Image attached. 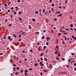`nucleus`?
I'll return each instance as SVG.
<instances>
[{
  "label": "nucleus",
  "instance_id": "57",
  "mask_svg": "<svg viewBox=\"0 0 76 76\" xmlns=\"http://www.w3.org/2000/svg\"><path fill=\"white\" fill-rule=\"evenodd\" d=\"M11 10H13V7H12L11 8Z\"/></svg>",
  "mask_w": 76,
  "mask_h": 76
},
{
  "label": "nucleus",
  "instance_id": "39",
  "mask_svg": "<svg viewBox=\"0 0 76 76\" xmlns=\"http://www.w3.org/2000/svg\"><path fill=\"white\" fill-rule=\"evenodd\" d=\"M7 12H10V10H8L7 11Z\"/></svg>",
  "mask_w": 76,
  "mask_h": 76
},
{
  "label": "nucleus",
  "instance_id": "62",
  "mask_svg": "<svg viewBox=\"0 0 76 76\" xmlns=\"http://www.w3.org/2000/svg\"><path fill=\"white\" fill-rule=\"evenodd\" d=\"M69 67V65H67L66 66V67Z\"/></svg>",
  "mask_w": 76,
  "mask_h": 76
},
{
  "label": "nucleus",
  "instance_id": "41",
  "mask_svg": "<svg viewBox=\"0 0 76 76\" xmlns=\"http://www.w3.org/2000/svg\"><path fill=\"white\" fill-rule=\"evenodd\" d=\"M39 64H42V62H39Z\"/></svg>",
  "mask_w": 76,
  "mask_h": 76
},
{
  "label": "nucleus",
  "instance_id": "8",
  "mask_svg": "<svg viewBox=\"0 0 76 76\" xmlns=\"http://www.w3.org/2000/svg\"><path fill=\"white\" fill-rule=\"evenodd\" d=\"M55 51L56 52L55 53V54H57V50H55Z\"/></svg>",
  "mask_w": 76,
  "mask_h": 76
},
{
  "label": "nucleus",
  "instance_id": "44",
  "mask_svg": "<svg viewBox=\"0 0 76 76\" xmlns=\"http://www.w3.org/2000/svg\"><path fill=\"white\" fill-rule=\"evenodd\" d=\"M63 34L64 35H66V34H67V33H64Z\"/></svg>",
  "mask_w": 76,
  "mask_h": 76
},
{
  "label": "nucleus",
  "instance_id": "53",
  "mask_svg": "<svg viewBox=\"0 0 76 76\" xmlns=\"http://www.w3.org/2000/svg\"><path fill=\"white\" fill-rule=\"evenodd\" d=\"M64 43H65L64 41H62V44H64Z\"/></svg>",
  "mask_w": 76,
  "mask_h": 76
},
{
  "label": "nucleus",
  "instance_id": "18",
  "mask_svg": "<svg viewBox=\"0 0 76 76\" xmlns=\"http://www.w3.org/2000/svg\"><path fill=\"white\" fill-rule=\"evenodd\" d=\"M19 19L20 20H22V19L20 18H19Z\"/></svg>",
  "mask_w": 76,
  "mask_h": 76
},
{
  "label": "nucleus",
  "instance_id": "47",
  "mask_svg": "<svg viewBox=\"0 0 76 76\" xmlns=\"http://www.w3.org/2000/svg\"><path fill=\"white\" fill-rule=\"evenodd\" d=\"M45 12V10H43V13H44V12Z\"/></svg>",
  "mask_w": 76,
  "mask_h": 76
},
{
  "label": "nucleus",
  "instance_id": "4",
  "mask_svg": "<svg viewBox=\"0 0 76 76\" xmlns=\"http://www.w3.org/2000/svg\"><path fill=\"white\" fill-rule=\"evenodd\" d=\"M44 60L45 61H48V59H47V58H45Z\"/></svg>",
  "mask_w": 76,
  "mask_h": 76
},
{
  "label": "nucleus",
  "instance_id": "17",
  "mask_svg": "<svg viewBox=\"0 0 76 76\" xmlns=\"http://www.w3.org/2000/svg\"><path fill=\"white\" fill-rule=\"evenodd\" d=\"M44 54L43 53H42L40 54V56H43V55Z\"/></svg>",
  "mask_w": 76,
  "mask_h": 76
},
{
  "label": "nucleus",
  "instance_id": "32",
  "mask_svg": "<svg viewBox=\"0 0 76 76\" xmlns=\"http://www.w3.org/2000/svg\"><path fill=\"white\" fill-rule=\"evenodd\" d=\"M71 54H72V55H75V53H71Z\"/></svg>",
  "mask_w": 76,
  "mask_h": 76
},
{
  "label": "nucleus",
  "instance_id": "19",
  "mask_svg": "<svg viewBox=\"0 0 76 76\" xmlns=\"http://www.w3.org/2000/svg\"><path fill=\"white\" fill-rule=\"evenodd\" d=\"M62 60H63V61H64V60H65V59L64 58H62Z\"/></svg>",
  "mask_w": 76,
  "mask_h": 76
},
{
  "label": "nucleus",
  "instance_id": "22",
  "mask_svg": "<svg viewBox=\"0 0 76 76\" xmlns=\"http://www.w3.org/2000/svg\"><path fill=\"white\" fill-rule=\"evenodd\" d=\"M13 13H14L15 14V15H16L17 13H16V12H13Z\"/></svg>",
  "mask_w": 76,
  "mask_h": 76
},
{
  "label": "nucleus",
  "instance_id": "35",
  "mask_svg": "<svg viewBox=\"0 0 76 76\" xmlns=\"http://www.w3.org/2000/svg\"><path fill=\"white\" fill-rule=\"evenodd\" d=\"M44 38H45V37H44V36H43L42 37V39H44Z\"/></svg>",
  "mask_w": 76,
  "mask_h": 76
},
{
  "label": "nucleus",
  "instance_id": "11",
  "mask_svg": "<svg viewBox=\"0 0 76 76\" xmlns=\"http://www.w3.org/2000/svg\"><path fill=\"white\" fill-rule=\"evenodd\" d=\"M73 24H71L70 25V27H71V28H72V27H73Z\"/></svg>",
  "mask_w": 76,
  "mask_h": 76
},
{
  "label": "nucleus",
  "instance_id": "58",
  "mask_svg": "<svg viewBox=\"0 0 76 76\" xmlns=\"http://www.w3.org/2000/svg\"><path fill=\"white\" fill-rule=\"evenodd\" d=\"M13 66H16V64H13Z\"/></svg>",
  "mask_w": 76,
  "mask_h": 76
},
{
  "label": "nucleus",
  "instance_id": "50",
  "mask_svg": "<svg viewBox=\"0 0 76 76\" xmlns=\"http://www.w3.org/2000/svg\"><path fill=\"white\" fill-rule=\"evenodd\" d=\"M54 20H55V21H57V19H56V18L54 19Z\"/></svg>",
  "mask_w": 76,
  "mask_h": 76
},
{
  "label": "nucleus",
  "instance_id": "20",
  "mask_svg": "<svg viewBox=\"0 0 76 76\" xmlns=\"http://www.w3.org/2000/svg\"><path fill=\"white\" fill-rule=\"evenodd\" d=\"M67 2H68V1L67 0H66L65 1V4H67Z\"/></svg>",
  "mask_w": 76,
  "mask_h": 76
},
{
  "label": "nucleus",
  "instance_id": "60",
  "mask_svg": "<svg viewBox=\"0 0 76 76\" xmlns=\"http://www.w3.org/2000/svg\"><path fill=\"white\" fill-rule=\"evenodd\" d=\"M58 8H59V9H61V6L59 7Z\"/></svg>",
  "mask_w": 76,
  "mask_h": 76
},
{
  "label": "nucleus",
  "instance_id": "61",
  "mask_svg": "<svg viewBox=\"0 0 76 76\" xmlns=\"http://www.w3.org/2000/svg\"><path fill=\"white\" fill-rule=\"evenodd\" d=\"M42 74H43V73H42V72H41V73H40V75H42Z\"/></svg>",
  "mask_w": 76,
  "mask_h": 76
},
{
  "label": "nucleus",
  "instance_id": "31",
  "mask_svg": "<svg viewBox=\"0 0 76 76\" xmlns=\"http://www.w3.org/2000/svg\"><path fill=\"white\" fill-rule=\"evenodd\" d=\"M11 3V2H10L8 4V5H9Z\"/></svg>",
  "mask_w": 76,
  "mask_h": 76
},
{
  "label": "nucleus",
  "instance_id": "7",
  "mask_svg": "<svg viewBox=\"0 0 76 76\" xmlns=\"http://www.w3.org/2000/svg\"><path fill=\"white\" fill-rule=\"evenodd\" d=\"M29 28L30 29H32V27H31V26L30 25L29 26Z\"/></svg>",
  "mask_w": 76,
  "mask_h": 76
},
{
  "label": "nucleus",
  "instance_id": "37",
  "mask_svg": "<svg viewBox=\"0 0 76 76\" xmlns=\"http://www.w3.org/2000/svg\"><path fill=\"white\" fill-rule=\"evenodd\" d=\"M22 53H25V50H23L22 51Z\"/></svg>",
  "mask_w": 76,
  "mask_h": 76
},
{
  "label": "nucleus",
  "instance_id": "2",
  "mask_svg": "<svg viewBox=\"0 0 76 76\" xmlns=\"http://www.w3.org/2000/svg\"><path fill=\"white\" fill-rule=\"evenodd\" d=\"M46 39H47V41H48V40L50 39V37L48 38V37H47L46 38Z\"/></svg>",
  "mask_w": 76,
  "mask_h": 76
},
{
  "label": "nucleus",
  "instance_id": "38",
  "mask_svg": "<svg viewBox=\"0 0 76 76\" xmlns=\"http://www.w3.org/2000/svg\"><path fill=\"white\" fill-rule=\"evenodd\" d=\"M30 52H33V50H30Z\"/></svg>",
  "mask_w": 76,
  "mask_h": 76
},
{
  "label": "nucleus",
  "instance_id": "51",
  "mask_svg": "<svg viewBox=\"0 0 76 76\" xmlns=\"http://www.w3.org/2000/svg\"><path fill=\"white\" fill-rule=\"evenodd\" d=\"M70 29V30H74V29H73V28H71Z\"/></svg>",
  "mask_w": 76,
  "mask_h": 76
},
{
  "label": "nucleus",
  "instance_id": "64",
  "mask_svg": "<svg viewBox=\"0 0 76 76\" xmlns=\"http://www.w3.org/2000/svg\"><path fill=\"white\" fill-rule=\"evenodd\" d=\"M74 70H75V71H76V67L74 69Z\"/></svg>",
  "mask_w": 76,
  "mask_h": 76
},
{
  "label": "nucleus",
  "instance_id": "9",
  "mask_svg": "<svg viewBox=\"0 0 76 76\" xmlns=\"http://www.w3.org/2000/svg\"><path fill=\"white\" fill-rule=\"evenodd\" d=\"M16 69V68H15V67H14L13 68L14 71H16V69Z\"/></svg>",
  "mask_w": 76,
  "mask_h": 76
},
{
  "label": "nucleus",
  "instance_id": "1",
  "mask_svg": "<svg viewBox=\"0 0 76 76\" xmlns=\"http://www.w3.org/2000/svg\"><path fill=\"white\" fill-rule=\"evenodd\" d=\"M49 66L50 69H51L53 68V66L51 65V64H50Z\"/></svg>",
  "mask_w": 76,
  "mask_h": 76
},
{
  "label": "nucleus",
  "instance_id": "48",
  "mask_svg": "<svg viewBox=\"0 0 76 76\" xmlns=\"http://www.w3.org/2000/svg\"><path fill=\"white\" fill-rule=\"evenodd\" d=\"M40 60H43L44 59H43V58H40Z\"/></svg>",
  "mask_w": 76,
  "mask_h": 76
},
{
  "label": "nucleus",
  "instance_id": "33",
  "mask_svg": "<svg viewBox=\"0 0 76 76\" xmlns=\"http://www.w3.org/2000/svg\"><path fill=\"white\" fill-rule=\"evenodd\" d=\"M46 45H48V42H47L46 43Z\"/></svg>",
  "mask_w": 76,
  "mask_h": 76
},
{
  "label": "nucleus",
  "instance_id": "24",
  "mask_svg": "<svg viewBox=\"0 0 76 76\" xmlns=\"http://www.w3.org/2000/svg\"><path fill=\"white\" fill-rule=\"evenodd\" d=\"M13 36L14 37V38H16L17 37L15 35H14Z\"/></svg>",
  "mask_w": 76,
  "mask_h": 76
},
{
  "label": "nucleus",
  "instance_id": "49",
  "mask_svg": "<svg viewBox=\"0 0 76 76\" xmlns=\"http://www.w3.org/2000/svg\"><path fill=\"white\" fill-rule=\"evenodd\" d=\"M25 32H24L23 33H22V35H23V34H25Z\"/></svg>",
  "mask_w": 76,
  "mask_h": 76
},
{
  "label": "nucleus",
  "instance_id": "6",
  "mask_svg": "<svg viewBox=\"0 0 76 76\" xmlns=\"http://www.w3.org/2000/svg\"><path fill=\"white\" fill-rule=\"evenodd\" d=\"M21 13H22V12L21 11H19L18 12V15H20L21 14Z\"/></svg>",
  "mask_w": 76,
  "mask_h": 76
},
{
  "label": "nucleus",
  "instance_id": "26",
  "mask_svg": "<svg viewBox=\"0 0 76 76\" xmlns=\"http://www.w3.org/2000/svg\"><path fill=\"white\" fill-rule=\"evenodd\" d=\"M44 64H40V66H44Z\"/></svg>",
  "mask_w": 76,
  "mask_h": 76
},
{
  "label": "nucleus",
  "instance_id": "63",
  "mask_svg": "<svg viewBox=\"0 0 76 76\" xmlns=\"http://www.w3.org/2000/svg\"><path fill=\"white\" fill-rule=\"evenodd\" d=\"M74 65L75 66H76V64L75 63L74 64Z\"/></svg>",
  "mask_w": 76,
  "mask_h": 76
},
{
  "label": "nucleus",
  "instance_id": "56",
  "mask_svg": "<svg viewBox=\"0 0 76 76\" xmlns=\"http://www.w3.org/2000/svg\"><path fill=\"white\" fill-rule=\"evenodd\" d=\"M3 38H4V39H6V38L5 37H4Z\"/></svg>",
  "mask_w": 76,
  "mask_h": 76
},
{
  "label": "nucleus",
  "instance_id": "29",
  "mask_svg": "<svg viewBox=\"0 0 76 76\" xmlns=\"http://www.w3.org/2000/svg\"><path fill=\"white\" fill-rule=\"evenodd\" d=\"M4 6L5 7H7V4H4Z\"/></svg>",
  "mask_w": 76,
  "mask_h": 76
},
{
  "label": "nucleus",
  "instance_id": "43",
  "mask_svg": "<svg viewBox=\"0 0 76 76\" xmlns=\"http://www.w3.org/2000/svg\"><path fill=\"white\" fill-rule=\"evenodd\" d=\"M12 60H13V59L11 58L10 60V61H12Z\"/></svg>",
  "mask_w": 76,
  "mask_h": 76
},
{
  "label": "nucleus",
  "instance_id": "14",
  "mask_svg": "<svg viewBox=\"0 0 76 76\" xmlns=\"http://www.w3.org/2000/svg\"><path fill=\"white\" fill-rule=\"evenodd\" d=\"M38 13H39V12H38V11H37L36 12H35V13H36V14H38Z\"/></svg>",
  "mask_w": 76,
  "mask_h": 76
},
{
  "label": "nucleus",
  "instance_id": "28",
  "mask_svg": "<svg viewBox=\"0 0 76 76\" xmlns=\"http://www.w3.org/2000/svg\"><path fill=\"white\" fill-rule=\"evenodd\" d=\"M60 74H64V73H66L64 72H60Z\"/></svg>",
  "mask_w": 76,
  "mask_h": 76
},
{
  "label": "nucleus",
  "instance_id": "30",
  "mask_svg": "<svg viewBox=\"0 0 76 76\" xmlns=\"http://www.w3.org/2000/svg\"><path fill=\"white\" fill-rule=\"evenodd\" d=\"M2 15H3V16H5V14H4H4H2Z\"/></svg>",
  "mask_w": 76,
  "mask_h": 76
},
{
  "label": "nucleus",
  "instance_id": "45",
  "mask_svg": "<svg viewBox=\"0 0 76 76\" xmlns=\"http://www.w3.org/2000/svg\"><path fill=\"white\" fill-rule=\"evenodd\" d=\"M44 71L45 72H48L47 70H44Z\"/></svg>",
  "mask_w": 76,
  "mask_h": 76
},
{
  "label": "nucleus",
  "instance_id": "21",
  "mask_svg": "<svg viewBox=\"0 0 76 76\" xmlns=\"http://www.w3.org/2000/svg\"><path fill=\"white\" fill-rule=\"evenodd\" d=\"M46 46H44L43 47L44 50V49H45V48H46Z\"/></svg>",
  "mask_w": 76,
  "mask_h": 76
},
{
  "label": "nucleus",
  "instance_id": "40",
  "mask_svg": "<svg viewBox=\"0 0 76 76\" xmlns=\"http://www.w3.org/2000/svg\"><path fill=\"white\" fill-rule=\"evenodd\" d=\"M32 70V69H28V70Z\"/></svg>",
  "mask_w": 76,
  "mask_h": 76
},
{
  "label": "nucleus",
  "instance_id": "12",
  "mask_svg": "<svg viewBox=\"0 0 76 76\" xmlns=\"http://www.w3.org/2000/svg\"><path fill=\"white\" fill-rule=\"evenodd\" d=\"M62 15V14H59V15H58V17H59L60 16H61Z\"/></svg>",
  "mask_w": 76,
  "mask_h": 76
},
{
  "label": "nucleus",
  "instance_id": "15",
  "mask_svg": "<svg viewBox=\"0 0 76 76\" xmlns=\"http://www.w3.org/2000/svg\"><path fill=\"white\" fill-rule=\"evenodd\" d=\"M38 64V63H36L35 65H34V66H37V65Z\"/></svg>",
  "mask_w": 76,
  "mask_h": 76
},
{
  "label": "nucleus",
  "instance_id": "27",
  "mask_svg": "<svg viewBox=\"0 0 76 76\" xmlns=\"http://www.w3.org/2000/svg\"><path fill=\"white\" fill-rule=\"evenodd\" d=\"M21 36H22V35H21V34H20L19 35V38H20L21 37Z\"/></svg>",
  "mask_w": 76,
  "mask_h": 76
},
{
  "label": "nucleus",
  "instance_id": "34",
  "mask_svg": "<svg viewBox=\"0 0 76 76\" xmlns=\"http://www.w3.org/2000/svg\"><path fill=\"white\" fill-rule=\"evenodd\" d=\"M39 33L38 32H36V34H39Z\"/></svg>",
  "mask_w": 76,
  "mask_h": 76
},
{
  "label": "nucleus",
  "instance_id": "54",
  "mask_svg": "<svg viewBox=\"0 0 76 76\" xmlns=\"http://www.w3.org/2000/svg\"><path fill=\"white\" fill-rule=\"evenodd\" d=\"M1 55H3V53H0V55L1 56Z\"/></svg>",
  "mask_w": 76,
  "mask_h": 76
},
{
  "label": "nucleus",
  "instance_id": "52",
  "mask_svg": "<svg viewBox=\"0 0 76 76\" xmlns=\"http://www.w3.org/2000/svg\"><path fill=\"white\" fill-rule=\"evenodd\" d=\"M64 39L65 40H66L67 39V38L66 37H65Z\"/></svg>",
  "mask_w": 76,
  "mask_h": 76
},
{
  "label": "nucleus",
  "instance_id": "59",
  "mask_svg": "<svg viewBox=\"0 0 76 76\" xmlns=\"http://www.w3.org/2000/svg\"><path fill=\"white\" fill-rule=\"evenodd\" d=\"M9 26H12V24H10L9 25Z\"/></svg>",
  "mask_w": 76,
  "mask_h": 76
},
{
  "label": "nucleus",
  "instance_id": "42",
  "mask_svg": "<svg viewBox=\"0 0 76 76\" xmlns=\"http://www.w3.org/2000/svg\"><path fill=\"white\" fill-rule=\"evenodd\" d=\"M19 67H17V70H19Z\"/></svg>",
  "mask_w": 76,
  "mask_h": 76
},
{
  "label": "nucleus",
  "instance_id": "46",
  "mask_svg": "<svg viewBox=\"0 0 76 76\" xmlns=\"http://www.w3.org/2000/svg\"><path fill=\"white\" fill-rule=\"evenodd\" d=\"M51 11H53V10H54V8H53L51 9Z\"/></svg>",
  "mask_w": 76,
  "mask_h": 76
},
{
  "label": "nucleus",
  "instance_id": "16",
  "mask_svg": "<svg viewBox=\"0 0 76 76\" xmlns=\"http://www.w3.org/2000/svg\"><path fill=\"white\" fill-rule=\"evenodd\" d=\"M28 70H26L25 71V73H27V72H28Z\"/></svg>",
  "mask_w": 76,
  "mask_h": 76
},
{
  "label": "nucleus",
  "instance_id": "5",
  "mask_svg": "<svg viewBox=\"0 0 76 76\" xmlns=\"http://www.w3.org/2000/svg\"><path fill=\"white\" fill-rule=\"evenodd\" d=\"M11 37L10 36H8V39H9V40H10Z\"/></svg>",
  "mask_w": 76,
  "mask_h": 76
},
{
  "label": "nucleus",
  "instance_id": "25",
  "mask_svg": "<svg viewBox=\"0 0 76 76\" xmlns=\"http://www.w3.org/2000/svg\"><path fill=\"white\" fill-rule=\"evenodd\" d=\"M17 1L18 3H20V0H18Z\"/></svg>",
  "mask_w": 76,
  "mask_h": 76
},
{
  "label": "nucleus",
  "instance_id": "36",
  "mask_svg": "<svg viewBox=\"0 0 76 76\" xmlns=\"http://www.w3.org/2000/svg\"><path fill=\"white\" fill-rule=\"evenodd\" d=\"M51 6H54V4H52L51 5Z\"/></svg>",
  "mask_w": 76,
  "mask_h": 76
},
{
  "label": "nucleus",
  "instance_id": "55",
  "mask_svg": "<svg viewBox=\"0 0 76 76\" xmlns=\"http://www.w3.org/2000/svg\"><path fill=\"white\" fill-rule=\"evenodd\" d=\"M7 19H6V20H5V22H7Z\"/></svg>",
  "mask_w": 76,
  "mask_h": 76
},
{
  "label": "nucleus",
  "instance_id": "3",
  "mask_svg": "<svg viewBox=\"0 0 76 76\" xmlns=\"http://www.w3.org/2000/svg\"><path fill=\"white\" fill-rule=\"evenodd\" d=\"M72 38H73L75 40H76V38L74 36H72Z\"/></svg>",
  "mask_w": 76,
  "mask_h": 76
},
{
  "label": "nucleus",
  "instance_id": "13",
  "mask_svg": "<svg viewBox=\"0 0 76 76\" xmlns=\"http://www.w3.org/2000/svg\"><path fill=\"white\" fill-rule=\"evenodd\" d=\"M61 34L60 33H59L58 34V36L59 37V36H60V35Z\"/></svg>",
  "mask_w": 76,
  "mask_h": 76
},
{
  "label": "nucleus",
  "instance_id": "10",
  "mask_svg": "<svg viewBox=\"0 0 76 76\" xmlns=\"http://www.w3.org/2000/svg\"><path fill=\"white\" fill-rule=\"evenodd\" d=\"M32 20L33 21H34V22H35V19H34V18H33L32 19Z\"/></svg>",
  "mask_w": 76,
  "mask_h": 76
},
{
  "label": "nucleus",
  "instance_id": "23",
  "mask_svg": "<svg viewBox=\"0 0 76 76\" xmlns=\"http://www.w3.org/2000/svg\"><path fill=\"white\" fill-rule=\"evenodd\" d=\"M56 48H58V45H57L56 46Z\"/></svg>",
  "mask_w": 76,
  "mask_h": 76
}]
</instances>
